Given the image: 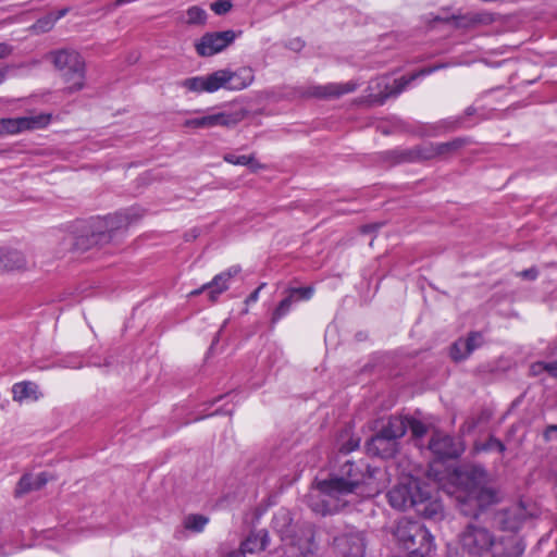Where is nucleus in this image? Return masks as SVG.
I'll return each instance as SVG.
<instances>
[{
	"mask_svg": "<svg viewBox=\"0 0 557 557\" xmlns=\"http://www.w3.org/2000/svg\"><path fill=\"white\" fill-rule=\"evenodd\" d=\"M533 371H546L550 376L557 379V360L552 362H537L532 367Z\"/></svg>",
	"mask_w": 557,
	"mask_h": 557,
	"instance_id": "nucleus-33",
	"label": "nucleus"
},
{
	"mask_svg": "<svg viewBox=\"0 0 557 557\" xmlns=\"http://www.w3.org/2000/svg\"><path fill=\"white\" fill-rule=\"evenodd\" d=\"M450 483L447 492L455 497L465 516L476 517L479 512L504 499V493L493 484L487 471L478 465L457 468L450 476Z\"/></svg>",
	"mask_w": 557,
	"mask_h": 557,
	"instance_id": "nucleus-2",
	"label": "nucleus"
},
{
	"mask_svg": "<svg viewBox=\"0 0 557 557\" xmlns=\"http://www.w3.org/2000/svg\"><path fill=\"white\" fill-rule=\"evenodd\" d=\"M374 227H375V225H367V226H364L363 231H364V232H370V231H372Z\"/></svg>",
	"mask_w": 557,
	"mask_h": 557,
	"instance_id": "nucleus-50",
	"label": "nucleus"
},
{
	"mask_svg": "<svg viewBox=\"0 0 557 557\" xmlns=\"http://www.w3.org/2000/svg\"><path fill=\"white\" fill-rule=\"evenodd\" d=\"M403 419L406 421L407 429H410L413 437L420 438L426 433V426L422 422L414 419Z\"/></svg>",
	"mask_w": 557,
	"mask_h": 557,
	"instance_id": "nucleus-32",
	"label": "nucleus"
},
{
	"mask_svg": "<svg viewBox=\"0 0 557 557\" xmlns=\"http://www.w3.org/2000/svg\"><path fill=\"white\" fill-rule=\"evenodd\" d=\"M12 393L13 399L18 403L24 400H37L39 398L38 386L33 382H20L14 384Z\"/></svg>",
	"mask_w": 557,
	"mask_h": 557,
	"instance_id": "nucleus-25",
	"label": "nucleus"
},
{
	"mask_svg": "<svg viewBox=\"0 0 557 557\" xmlns=\"http://www.w3.org/2000/svg\"><path fill=\"white\" fill-rule=\"evenodd\" d=\"M215 72L219 89L243 90L249 87L255 79L253 71L249 66H243L236 71L219 70Z\"/></svg>",
	"mask_w": 557,
	"mask_h": 557,
	"instance_id": "nucleus-11",
	"label": "nucleus"
},
{
	"mask_svg": "<svg viewBox=\"0 0 557 557\" xmlns=\"http://www.w3.org/2000/svg\"><path fill=\"white\" fill-rule=\"evenodd\" d=\"M525 520V511L523 508L515 507L502 512L499 517V525L504 531H518Z\"/></svg>",
	"mask_w": 557,
	"mask_h": 557,
	"instance_id": "nucleus-21",
	"label": "nucleus"
},
{
	"mask_svg": "<svg viewBox=\"0 0 557 557\" xmlns=\"http://www.w3.org/2000/svg\"><path fill=\"white\" fill-rule=\"evenodd\" d=\"M463 342L469 344L467 346V352L470 355L474 349L481 346L482 336L479 333H471L467 338L463 339Z\"/></svg>",
	"mask_w": 557,
	"mask_h": 557,
	"instance_id": "nucleus-35",
	"label": "nucleus"
},
{
	"mask_svg": "<svg viewBox=\"0 0 557 557\" xmlns=\"http://www.w3.org/2000/svg\"><path fill=\"white\" fill-rule=\"evenodd\" d=\"M380 470L364 462L345 460L337 474L329 480L318 481L307 495V504L320 515L333 513L350 503V497L360 486L369 487L368 495L380 491L376 480Z\"/></svg>",
	"mask_w": 557,
	"mask_h": 557,
	"instance_id": "nucleus-1",
	"label": "nucleus"
},
{
	"mask_svg": "<svg viewBox=\"0 0 557 557\" xmlns=\"http://www.w3.org/2000/svg\"><path fill=\"white\" fill-rule=\"evenodd\" d=\"M460 141L443 143L432 146L425 153L420 154V158L429 159L434 156L445 154L448 151L455 150L460 147Z\"/></svg>",
	"mask_w": 557,
	"mask_h": 557,
	"instance_id": "nucleus-27",
	"label": "nucleus"
},
{
	"mask_svg": "<svg viewBox=\"0 0 557 557\" xmlns=\"http://www.w3.org/2000/svg\"><path fill=\"white\" fill-rule=\"evenodd\" d=\"M242 115L239 113L219 112L201 116L202 128H211L215 126L232 127L239 123Z\"/></svg>",
	"mask_w": 557,
	"mask_h": 557,
	"instance_id": "nucleus-22",
	"label": "nucleus"
},
{
	"mask_svg": "<svg viewBox=\"0 0 557 557\" xmlns=\"http://www.w3.org/2000/svg\"><path fill=\"white\" fill-rule=\"evenodd\" d=\"M492 21L490 14L487 13H479V14H474L470 22L471 23H490Z\"/></svg>",
	"mask_w": 557,
	"mask_h": 557,
	"instance_id": "nucleus-39",
	"label": "nucleus"
},
{
	"mask_svg": "<svg viewBox=\"0 0 557 557\" xmlns=\"http://www.w3.org/2000/svg\"><path fill=\"white\" fill-rule=\"evenodd\" d=\"M239 272L240 268L238 265H233L220 274H216L211 282L206 283L205 287L210 288V292L208 293L210 301H216L219 296L230 287L231 280Z\"/></svg>",
	"mask_w": 557,
	"mask_h": 557,
	"instance_id": "nucleus-16",
	"label": "nucleus"
},
{
	"mask_svg": "<svg viewBox=\"0 0 557 557\" xmlns=\"http://www.w3.org/2000/svg\"><path fill=\"white\" fill-rule=\"evenodd\" d=\"M3 78H4V73H3L2 69L0 67V84L2 83Z\"/></svg>",
	"mask_w": 557,
	"mask_h": 557,
	"instance_id": "nucleus-51",
	"label": "nucleus"
},
{
	"mask_svg": "<svg viewBox=\"0 0 557 557\" xmlns=\"http://www.w3.org/2000/svg\"><path fill=\"white\" fill-rule=\"evenodd\" d=\"M524 544L521 541H517L515 544V547L511 552H508L507 554L510 557H519L524 552Z\"/></svg>",
	"mask_w": 557,
	"mask_h": 557,
	"instance_id": "nucleus-41",
	"label": "nucleus"
},
{
	"mask_svg": "<svg viewBox=\"0 0 557 557\" xmlns=\"http://www.w3.org/2000/svg\"><path fill=\"white\" fill-rule=\"evenodd\" d=\"M430 497L426 486L413 478H406L387 493L388 503L393 508L398 510L414 508L420 515L433 517L437 513L440 506L429 503Z\"/></svg>",
	"mask_w": 557,
	"mask_h": 557,
	"instance_id": "nucleus-3",
	"label": "nucleus"
},
{
	"mask_svg": "<svg viewBox=\"0 0 557 557\" xmlns=\"http://www.w3.org/2000/svg\"><path fill=\"white\" fill-rule=\"evenodd\" d=\"M429 449L438 459H450L458 457L463 451V446L454 437L435 432L429 443Z\"/></svg>",
	"mask_w": 557,
	"mask_h": 557,
	"instance_id": "nucleus-14",
	"label": "nucleus"
},
{
	"mask_svg": "<svg viewBox=\"0 0 557 557\" xmlns=\"http://www.w3.org/2000/svg\"><path fill=\"white\" fill-rule=\"evenodd\" d=\"M49 478L46 472H40L38 474H25L23 475L17 484L16 494L22 495L28 493L30 491L40 490L42 486L47 484Z\"/></svg>",
	"mask_w": 557,
	"mask_h": 557,
	"instance_id": "nucleus-24",
	"label": "nucleus"
},
{
	"mask_svg": "<svg viewBox=\"0 0 557 557\" xmlns=\"http://www.w3.org/2000/svg\"><path fill=\"white\" fill-rule=\"evenodd\" d=\"M265 286V283H262L257 289H255L246 299V304L256 302L259 299L260 290Z\"/></svg>",
	"mask_w": 557,
	"mask_h": 557,
	"instance_id": "nucleus-43",
	"label": "nucleus"
},
{
	"mask_svg": "<svg viewBox=\"0 0 557 557\" xmlns=\"http://www.w3.org/2000/svg\"><path fill=\"white\" fill-rule=\"evenodd\" d=\"M236 38L234 30H224L205 34L196 45L197 53L201 57H211L221 52L230 46Z\"/></svg>",
	"mask_w": 557,
	"mask_h": 557,
	"instance_id": "nucleus-13",
	"label": "nucleus"
},
{
	"mask_svg": "<svg viewBox=\"0 0 557 557\" xmlns=\"http://www.w3.org/2000/svg\"><path fill=\"white\" fill-rule=\"evenodd\" d=\"M469 344L463 342V338L458 339L454 343L450 349V356L455 361H460L466 359L469 354L467 352V346Z\"/></svg>",
	"mask_w": 557,
	"mask_h": 557,
	"instance_id": "nucleus-31",
	"label": "nucleus"
},
{
	"mask_svg": "<svg viewBox=\"0 0 557 557\" xmlns=\"http://www.w3.org/2000/svg\"><path fill=\"white\" fill-rule=\"evenodd\" d=\"M185 127L202 128L201 117L188 119L184 122Z\"/></svg>",
	"mask_w": 557,
	"mask_h": 557,
	"instance_id": "nucleus-42",
	"label": "nucleus"
},
{
	"mask_svg": "<svg viewBox=\"0 0 557 557\" xmlns=\"http://www.w3.org/2000/svg\"><path fill=\"white\" fill-rule=\"evenodd\" d=\"M359 446V440L350 438L346 444H343L339 448L342 454H349Z\"/></svg>",
	"mask_w": 557,
	"mask_h": 557,
	"instance_id": "nucleus-38",
	"label": "nucleus"
},
{
	"mask_svg": "<svg viewBox=\"0 0 557 557\" xmlns=\"http://www.w3.org/2000/svg\"><path fill=\"white\" fill-rule=\"evenodd\" d=\"M357 84L347 82L343 84L330 83L323 86H314L310 90V95L317 98H338L343 95L355 91Z\"/></svg>",
	"mask_w": 557,
	"mask_h": 557,
	"instance_id": "nucleus-17",
	"label": "nucleus"
},
{
	"mask_svg": "<svg viewBox=\"0 0 557 557\" xmlns=\"http://www.w3.org/2000/svg\"><path fill=\"white\" fill-rule=\"evenodd\" d=\"M333 544L343 557H364L367 541L364 534L354 528L345 530L335 536Z\"/></svg>",
	"mask_w": 557,
	"mask_h": 557,
	"instance_id": "nucleus-10",
	"label": "nucleus"
},
{
	"mask_svg": "<svg viewBox=\"0 0 557 557\" xmlns=\"http://www.w3.org/2000/svg\"><path fill=\"white\" fill-rule=\"evenodd\" d=\"M223 159L227 163L235 165H246L253 171L261 168V165L255 160L252 156H236L233 153H226L224 154Z\"/></svg>",
	"mask_w": 557,
	"mask_h": 557,
	"instance_id": "nucleus-26",
	"label": "nucleus"
},
{
	"mask_svg": "<svg viewBox=\"0 0 557 557\" xmlns=\"http://www.w3.org/2000/svg\"><path fill=\"white\" fill-rule=\"evenodd\" d=\"M518 275L525 280L533 281L537 277V270L535 268H531V269L523 270V271L519 272Z\"/></svg>",
	"mask_w": 557,
	"mask_h": 557,
	"instance_id": "nucleus-40",
	"label": "nucleus"
},
{
	"mask_svg": "<svg viewBox=\"0 0 557 557\" xmlns=\"http://www.w3.org/2000/svg\"><path fill=\"white\" fill-rule=\"evenodd\" d=\"M1 271L25 270L28 261L25 255L17 250H5L0 248Z\"/></svg>",
	"mask_w": 557,
	"mask_h": 557,
	"instance_id": "nucleus-19",
	"label": "nucleus"
},
{
	"mask_svg": "<svg viewBox=\"0 0 557 557\" xmlns=\"http://www.w3.org/2000/svg\"><path fill=\"white\" fill-rule=\"evenodd\" d=\"M557 432V424H550L546 428L545 432H544V437L546 441H550L552 440V433H555Z\"/></svg>",
	"mask_w": 557,
	"mask_h": 557,
	"instance_id": "nucleus-44",
	"label": "nucleus"
},
{
	"mask_svg": "<svg viewBox=\"0 0 557 557\" xmlns=\"http://www.w3.org/2000/svg\"><path fill=\"white\" fill-rule=\"evenodd\" d=\"M458 543L461 550L470 557H483L496 544L494 533L478 521L469 522L459 533Z\"/></svg>",
	"mask_w": 557,
	"mask_h": 557,
	"instance_id": "nucleus-7",
	"label": "nucleus"
},
{
	"mask_svg": "<svg viewBox=\"0 0 557 557\" xmlns=\"http://www.w3.org/2000/svg\"><path fill=\"white\" fill-rule=\"evenodd\" d=\"M398 548L409 557H424L433 547V537L419 521L400 519L394 531Z\"/></svg>",
	"mask_w": 557,
	"mask_h": 557,
	"instance_id": "nucleus-4",
	"label": "nucleus"
},
{
	"mask_svg": "<svg viewBox=\"0 0 557 557\" xmlns=\"http://www.w3.org/2000/svg\"><path fill=\"white\" fill-rule=\"evenodd\" d=\"M476 450H497L504 453L505 445L499 440L490 437L485 444L478 445Z\"/></svg>",
	"mask_w": 557,
	"mask_h": 557,
	"instance_id": "nucleus-34",
	"label": "nucleus"
},
{
	"mask_svg": "<svg viewBox=\"0 0 557 557\" xmlns=\"http://www.w3.org/2000/svg\"><path fill=\"white\" fill-rule=\"evenodd\" d=\"M10 52L9 47L4 44H0V58H3Z\"/></svg>",
	"mask_w": 557,
	"mask_h": 557,
	"instance_id": "nucleus-47",
	"label": "nucleus"
},
{
	"mask_svg": "<svg viewBox=\"0 0 557 557\" xmlns=\"http://www.w3.org/2000/svg\"><path fill=\"white\" fill-rule=\"evenodd\" d=\"M207 523L208 519L200 515H190L184 520L185 528L193 532H201Z\"/></svg>",
	"mask_w": 557,
	"mask_h": 557,
	"instance_id": "nucleus-30",
	"label": "nucleus"
},
{
	"mask_svg": "<svg viewBox=\"0 0 557 557\" xmlns=\"http://www.w3.org/2000/svg\"><path fill=\"white\" fill-rule=\"evenodd\" d=\"M54 18L51 17V16H48L44 20H39L36 24H35V28L40 30V32H48L52 28L53 26V23H54Z\"/></svg>",
	"mask_w": 557,
	"mask_h": 557,
	"instance_id": "nucleus-37",
	"label": "nucleus"
},
{
	"mask_svg": "<svg viewBox=\"0 0 557 557\" xmlns=\"http://www.w3.org/2000/svg\"><path fill=\"white\" fill-rule=\"evenodd\" d=\"M270 539L267 530L252 531L242 543L240 550L245 554H255L264 550L269 545Z\"/></svg>",
	"mask_w": 557,
	"mask_h": 557,
	"instance_id": "nucleus-20",
	"label": "nucleus"
},
{
	"mask_svg": "<svg viewBox=\"0 0 557 557\" xmlns=\"http://www.w3.org/2000/svg\"><path fill=\"white\" fill-rule=\"evenodd\" d=\"M52 63L67 84L70 91L81 90L85 85V60L72 49H61L50 54Z\"/></svg>",
	"mask_w": 557,
	"mask_h": 557,
	"instance_id": "nucleus-6",
	"label": "nucleus"
},
{
	"mask_svg": "<svg viewBox=\"0 0 557 557\" xmlns=\"http://www.w3.org/2000/svg\"><path fill=\"white\" fill-rule=\"evenodd\" d=\"M103 222L98 220L95 222V231L91 233V237L89 239V245H98L101 243H106L111 238L110 233L104 230Z\"/></svg>",
	"mask_w": 557,
	"mask_h": 557,
	"instance_id": "nucleus-29",
	"label": "nucleus"
},
{
	"mask_svg": "<svg viewBox=\"0 0 557 557\" xmlns=\"http://www.w3.org/2000/svg\"><path fill=\"white\" fill-rule=\"evenodd\" d=\"M205 290H209L210 292V288L209 287H205V284H203L200 288L190 292L189 296H191V297L198 296L199 294L203 293Z\"/></svg>",
	"mask_w": 557,
	"mask_h": 557,
	"instance_id": "nucleus-45",
	"label": "nucleus"
},
{
	"mask_svg": "<svg viewBox=\"0 0 557 557\" xmlns=\"http://www.w3.org/2000/svg\"><path fill=\"white\" fill-rule=\"evenodd\" d=\"M232 9V3L230 0H218L211 4V10L218 14L222 15L227 13Z\"/></svg>",
	"mask_w": 557,
	"mask_h": 557,
	"instance_id": "nucleus-36",
	"label": "nucleus"
},
{
	"mask_svg": "<svg viewBox=\"0 0 557 557\" xmlns=\"http://www.w3.org/2000/svg\"><path fill=\"white\" fill-rule=\"evenodd\" d=\"M182 86L194 92H214L219 90L216 72L206 76H195L183 81Z\"/></svg>",
	"mask_w": 557,
	"mask_h": 557,
	"instance_id": "nucleus-18",
	"label": "nucleus"
},
{
	"mask_svg": "<svg viewBox=\"0 0 557 557\" xmlns=\"http://www.w3.org/2000/svg\"><path fill=\"white\" fill-rule=\"evenodd\" d=\"M302 47V42L299 39H295L290 41V48L294 50H298Z\"/></svg>",
	"mask_w": 557,
	"mask_h": 557,
	"instance_id": "nucleus-46",
	"label": "nucleus"
},
{
	"mask_svg": "<svg viewBox=\"0 0 557 557\" xmlns=\"http://www.w3.org/2000/svg\"><path fill=\"white\" fill-rule=\"evenodd\" d=\"M287 295L281 302L277 305L275 310L273 311L272 321L276 322L283 317H285L292 306L299 300H309L313 295L312 287H293L287 289Z\"/></svg>",
	"mask_w": 557,
	"mask_h": 557,
	"instance_id": "nucleus-15",
	"label": "nucleus"
},
{
	"mask_svg": "<svg viewBox=\"0 0 557 557\" xmlns=\"http://www.w3.org/2000/svg\"><path fill=\"white\" fill-rule=\"evenodd\" d=\"M274 530L280 534L281 541L285 535H289L293 531H297L300 527L293 523V517L286 509H280L273 517L272 520Z\"/></svg>",
	"mask_w": 557,
	"mask_h": 557,
	"instance_id": "nucleus-23",
	"label": "nucleus"
},
{
	"mask_svg": "<svg viewBox=\"0 0 557 557\" xmlns=\"http://www.w3.org/2000/svg\"><path fill=\"white\" fill-rule=\"evenodd\" d=\"M186 13V23L189 25H203L207 21V12L198 5L190 7Z\"/></svg>",
	"mask_w": 557,
	"mask_h": 557,
	"instance_id": "nucleus-28",
	"label": "nucleus"
},
{
	"mask_svg": "<svg viewBox=\"0 0 557 557\" xmlns=\"http://www.w3.org/2000/svg\"><path fill=\"white\" fill-rule=\"evenodd\" d=\"M314 531L311 524L304 523L297 531L285 535L282 541V550L285 557H309L317 550Z\"/></svg>",
	"mask_w": 557,
	"mask_h": 557,
	"instance_id": "nucleus-9",
	"label": "nucleus"
},
{
	"mask_svg": "<svg viewBox=\"0 0 557 557\" xmlns=\"http://www.w3.org/2000/svg\"><path fill=\"white\" fill-rule=\"evenodd\" d=\"M50 116L38 114L14 119H0V135H13L24 131L39 129L45 127Z\"/></svg>",
	"mask_w": 557,
	"mask_h": 557,
	"instance_id": "nucleus-12",
	"label": "nucleus"
},
{
	"mask_svg": "<svg viewBox=\"0 0 557 557\" xmlns=\"http://www.w3.org/2000/svg\"><path fill=\"white\" fill-rule=\"evenodd\" d=\"M225 557H246L243 550H234L227 554Z\"/></svg>",
	"mask_w": 557,
	"mask_h": 557,
	"instance_id": "nucleus-48",
	"label": "nucleus"
},
{
	"mask_svg": "<svg viewBox=\"0 0 557 557\" xmlns=\"http://www.w3.org/2000/svg\"><path fill=\"white\" fill-rule=\"evenodd\" d=\"M434 70V67L424 69L409 76L394 79L392 83L388 77H379L369 85V101L375 104H383L387 98L395 97L405 90L412 81L420 76L431 74Z\"/></svg>",
	"mask_w": 557,
	"mask_h": 557,
	"instance_id": "nucleus-8",
	"label": "nucleus"
},
{
	"mask_svg": "<svg viewBox=\"0 0 557 557\" xmlns=\"http://www.w3.org/2000/svg\"><path fill=\"white\" fill-rule=\"evenodd\" d=\"M65 13H66V9L60 10V11L58 12V15H55V16L53 17V18H54V21H57V20L61 18L62 16H64V15H65Z\"/></svg>",
	"mask_w": 557,
	"mask_h": 557,
	"instance_id": "nucleus-49",
	"label": "nucleus"
},
{
	"mask_svg": "<svg viewBox=\"0 0 557 557\" xmlns=\"http://www.w3.org/2000/svg\"><path fill=\"white\" fill-rule=\"evenodd\" d=\"M407 431L406 421L401 417H391L387 424L367 442V451L381 458L393 457L398 449V440Z\"/></svg>",
	"mask_w": 557,
	"mask_h": 557,
	"instance_id": "nucleus-5",
	"label": "nucleus"
}]
</instances>
